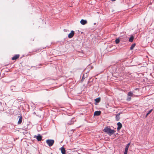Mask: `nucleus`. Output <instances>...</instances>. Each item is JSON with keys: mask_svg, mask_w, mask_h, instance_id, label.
Instances as JSON below:
<instances>
[{"mask_svg": "<svg viewBox=\"0 0 154 154\" xmlns=\"http://www.w3.org/2000/svg\"><path fill=\"white\" fill-rule=\"evenodd\" d=\"M103 131L108 134L109 136L113 134L116 131L113 130L111 129L110 128L108 127L105 128Z\"/></svg>", "mask_w": 154, "mask_h": 154, "instance_id": "1", "label": "nucleus"}, {"mask_svg": "<svg viewBox=\"0 0 154 154\" xmlns=\"http://www.w3.org/2000/svg\"><path fill=\"white\" fill-rule=\"evenodd\" d=\"M46 142L49 146H51L54 144V141L53 140L48 139L46 140Z\"/></svg>", "mask_w": 154, "mask_h": 154, "instance_id": "2", "label": "nucleus"}, {"mask_svg": "<svg viewBox=\"0 0 154 154\" xmlns=\"http://www.w3.org/2000/svg\"><path fill=\"white\" fill-rule=\"evenodd\" d=\"M133 95V93L131 91L129 92L128 94V97L127 98V101H130L131 100V97Z\"/></svg>", "mask_w": 154, "mask_h": 154, "instance_id": "3", "label": "nucleus"}, {"mask_svg": "<svg viewBox=\"0 0 154 154\" xmlns=\"http://www.w3.org/2000/svg\"><path fill=\"white\" fill-rule=\"evenodd\" d=\"M34 138H36L38 141H40L42 140V137L39 134H38L37 136L35 135L34 136Z\"/></svg>", "mask_w": 154, "mask_h": 154, "instance_id": "4", "label": "nucleus"}, {"mask_svg": "<svg viewBox=\"0 0 154 154\" xmlns=\"http://www.w3.org/2000/svg\"><path fill=\"white\" fill-rule=\"evenodd\" d=\"M74 34V31L73 30L68 35V38H72Z\"/></svg>", "mask_w": 154, "mask_h": 154, "instance_id": "5", "label": "nucleus"}, {"mask_svg": "<svg viewBox=\"0 0 154 154\" xmlns=\"http://www.w3.org/2000/svg\"><path fill=\"white\" fill-rule=\"evenodd\" d=\"M117 125L118 126V127L117 128V130H120L122 127V125L120 122H119L117 123Z\"/></svg>", "mask_w": 154, "mask_h": 154, "instance_id": "6", "label": "nucleus"}, {"mask_svg": "<svg viewBox=\"0 0 154 154\" xmlns=\"http://www.w3.org/2000/svg\"><path fill=\"white\" fill-rule=\"evenodd\" d=\"M101 113V112L100 111H97L94 112V116H97L100 115Z\"/></svg>", "mask_w": 154, "mask_h": 154, "instance_id": "7", "label": "nucleus"}, {"mask_svg": "<svg viewBox=\"0 0 154 154\" xmlns=\"http://www.w3.org/2000/svg\"><path fill=\"white\" fill-rule=\"evenodd\" d=\"M81 23L83 25H84L87 23V21L86 20L82 19L80 21Z\"/></svg>", "mask_w": 154, "mask_h": 154, "instance_id": "8", "label": "nucleus"}, {"mask_svg": "<svg viewBox=\"0 0 154 154\" xmlns=\"http://www.w3.org/2000/svg\"><path fill=\"white\" fill-rule=\"evenodd\" d=\"M60 149L62 154H66V150L64 147H62L60 148Z\"/></svg>", "mask_w": 154, "mask_h": 154, "instance_id": "9", "label": "nucleus"}, {"mask_svg": "<svg viewBox=\"0 0 154 154\" xmlns=\"http://www.w3.org/2000/svg\"><path fill=\"white\" fill-rule=\"evenodd\" d=\"M19 119L17 123L18 124H20L21 123L22 121V116H19Z\"/></svg>", "mask_w": 154, "mask_h": 154, "instance_id": "10", "label": "nucleus"}, {"mask_svg": "<svg viewBox=\"0 0 154 154\" xmlns=\"http://www.w3.org/2000/svg\"><path fill=\"white\" fill-rule=\"evenodd\" d=\"M19 57V54L16 55L12 58V60H16Z\"/></svg>", "mask_w": 154, "mask_h": 154, "instance_id": "11", "label": "nucleus"}, {"mask_svg": "<svg viewBox=\"0 0 154 154\" xmlns=\"http://www.w3.org/2000/svg\"><path fill=\"white\" fill-rule=\"evenodd\" d=\"M74 119V118H72L71 121H69L68 122V124L69 125L72 124L73 123Z\"/></svg>", "mask_w": 154, "mask_h": 154, "instance_id": "12", "label": "nucleus"}, {"mask_svg": "<svg viewBox=\"0 0 154 154\" xmlns=\"http://www.w3.org/2000/svg\"><path fill=\"white\" fill-rule=\"evenodd\" d=\"M100 100V98H97L95 99V101L96 103H99Z\"/></svg>", "mask_w": 154, "mask_h": 154, "instance_id": "13", "label": "nucleus"}, {"mask_svg": "<svg viewBox=\"0 0 154 154\" xmlns=\"http://www.w3.org/2000/svg\"><path fill=\"white\" fill-rule=\"evenodd\" d=\"M136 44H134L132 45H131V47H130V50H132L134 49V47L135 46Z\"/></svg>", "mask_w": 154, "mask_h": 154, "instance_id": "14", "label": "nucleus"}, {"mask_svg": "<svg viewBox=\"0 0 154 154\" xmlns=\"http://www.w3.org/2000/svg\"><path fill=\"white\" fill-rule=\"evenodd\" d=\"M130 143H128L127 145L125 147V149L126 150H128V149L129 147V146H130Z\"/></svg>", "mask_w": 154, "mask_h": 154, "instance_id": "15", "label": "nucleus"}, {"mask_svg": "<svg viewBox=\"0 0 154 154\" xmlns=\"http://www.w3.org/2000/svg\"><path fill=\"white\" fill-rule=\"evenodd\" d=\"M134 37L133 36H131L129 39V41L130 42H132L133 41L134 39Z\"/></svg>", "mask_w": 154, "mask_h": 154, "instance_id": "16", "label": "nucleus"}, {"mask_svg": "<svg viewBox=\"0 0 154 154\" xmlns=\"http://www.w3.org/2000/svg\"><path fill=\"white\" fill-rule=\"evenodd\" d=\"M116 120L117 121H118L120 119V116H116Z\"/></svg>", "mask_w": 154, "mask_h": 154, "instance_id": "17", "label": "nucleus"}, {"mask_svg": "<svg viewBox=\"0 0 154 154\" xmlns=\"http://www.w3.org/2000/svg\"><path fill=\"white\" fill-rule=\"evenodd\" d=\"M120 42V40L119 38L116 39L115 40V42L116 44L119 43Z\"/></svg>", "mask_w": 154, "mask_h": 154, "instance_id": "18", "label": "nucleus"}, {"mask_svg": "<svg viewBox=\"0 0 154 154\" xmlns=\"http://www.w3.org/2000/svg\"><path fill=\"white\" fill-rule=\"evenodd\" d=\"M128 151V150H127L125 149V152H124V154H127Z\"/></svg>", "mask_w": 154, "mask_h": 154, "instance_id": "19", "label": "nucleus"}, {"mask_svg": "<svg viewBox=\"0 0 154 154\" xmlns=\"http://www.w3.org/2000/svg\"><path fill=\"white\" fill-rule=\"evenodd\" d=\"M152 111V109H151L147 113L148 114H149Z\"/></svg>", "mask_w": 154, "mask_h": 154, "instance_id": "20", "label": "nucleus"}, {"mask_svg": "<svg viewBox=\"0 0 154 154\" xmlns=\"http://www.w3.org/2000/svg\"><path fill=\"white\" fill-rule=\"evenodd\" d=\"M85 79V78L84 77V75H83L82 77V81H83V80Z\"/></svg>", "mask_w": 154, "mask_h": 154, "instance_id": "21", "label": "nucleus"}, {"mask_svg": "<svg viewBox=\"0 0 154 154\" xmlns=\"http://www.w3.org/2000/svg\"><path fill=\"white\" fill-rule=\"evenodd\" d=\"M120 114V113H118L116 116H119Z\"/></svg>", "mask_w": 154, "mask_h": 154, "instance_id": "22", "label": "nucleus"}, {"mask_svg": "<svg viewBox=\"0 0 154 154\" xmlns=\"http://www.w3.org/2000/svg\"><path fill=\"white\" fill-rule=\"evenodd\" d=\"M148 115H149V114H148V113H147V114H146V117H147Z\"/></svg>", "mask_w": 154, "mask_h": 154, "instance_id": "23", "label": "nucleus"}, {"mask_svg": "<svg viewBox=\"0 0 154 154\" xmlns=\"http://www.w3.org/2000/svg\"><path fill=\"white\" fill-rule=\"evenodd\" d=\"M64 31H65V32H66V29H64Z\"/></svg>", "mask_w": 154, "mask_h": 154, "instance_id": "24", "label": "nucleus"}, {"mask_svg": "<svg viewBox=\"0 0 154 154\" xmlns=\"http://www.w3.org/2000/svg\"><path fill=\"white\" fill-rule=\"evenodd\" d=\"M116 0H112V1H115Z\"/></svg>", "mask_w": 154, "mask_h": 154, "instance_id": "25", "label": "nucleus"}, {"mask_svg": "<svg viewBox=\"0 0 154 154\" xmlns=\"http://www.w3.org/2000/svg\"><path fill=\"white\" fill-rule=\"evenodd\" d=\"M96 24V23H94V25H95Z\"/></svg>", "mask_w": 154, "mask_h": 154, "instance_id": "26", "label": "nucleus"}]
</instances>
